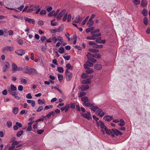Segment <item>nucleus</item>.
I'll list each match as a JSON object with an SVG mask.
<instances>
[{
  "label": "nucleus",
  "instance_id": "obj_39",
  "mask_svg": "<svg viewBox=\"0 0 150 150\" xmlns=\"http://www.w3.org/2000/svg\"><path fill=\"white\" fill-rule=\"evenodd\" d=\"M85 105L86 107H89L91 106V107L93 105V104H91V103L90 102H88L86 103H85V104H84Z\"/></svg>",
  "mask_w": 150,
  "mask_h": 150
},
{
  "label": "nucleus",
  "instance_id": "obj_33",
  "mask_svg": "<svg viewBox=\"0 0 150 150\" xmlns=\"http://www.w3.org/2000/svg\"><path fill=\"white\" fill-rule=\"evenodd\" d=\"M24 132L23 130H21L18 132H17V133L16 134V136L17 137H20L23 134Z\"/></svg>",
  "mask_w": 150,
  "mask_h": 150
},
{
  "label": "nucleus",
  "instance_id": "obj_40",
  "mask_svg": "<svg viewBox=\"0 0 150 150\" xmlns=\"http://www.w3.org/2000/svg\"><path fill=\"white\" fill-rule=\"evenodd\" d=\"M59 52L61 54H62L64 52V48L61 47L59 48Z\"/></svg>",
  "mask_w": 150,
  "mask_h": 150
},
{
  "label": "nucleus",
  "instance_id": "obj_26",
  "mask_svg": "<svg viewBox=\"0 0 150 150\" xmlns=\"http://www.w3.org/2000/svg\"><path fill=\"white\" fill-rule=\"evenodd\" d=\"M86 69V72L88 74H92L93 72V71L92 69L90 68H88L87 69Z\"/></svg>",
  "mask_w": 150,
  "mask_h": 150
},
{
  "label": "nucleus",
  "instance_id": "obj_14",
  "mask_svg": "<svg viewBox=\"0 0 150 150\" xmlns=\"http://www.w3.org/2000/svg\"><path fill=\"white\" fill-rule=\"evenodd\" d=\"M81 100L83 102V105L85 103L88 102L89 100L88 97L86 96L82 97L81 98Z\"/></svg>",
  "mask_w": 150,
  "mask_h": 150
},
{
  "label": "nucleus",
  "instance_id": "obj_54",
  "mask_svg": "<svg viewBox=\"0 0 150 150\" xmlns=\"http://www.w3.org/2000/svg\"><path fill=\"white\" fill-rule=\"evenodd\" d=\"M46 11L45 10H41L40 12V14L41 15H44L46 13Z\"/></svg>",
  "mask_w": 150,
  "mask_h": 150
},
{
  "label": "nucleus",
  "instance_id": "obj_31",
  "mask_svg": "<svg viewBox=\"0 0 150 150\" xmlns=\"http://www.w3.org/2000/svg\"><path fill=\"white\" fill-rule=\"evenodd\" d=\"M147 4V2L146 1L142 0L141 1V4L143 7H145Z\"/></svg>",
  "mask_w": 150,
  "mask_h": 150
},
{
  "label": "nucleus",
  "instance_id": "obj_16",
  "mask_svg": "<svg viewBox=\"0 0 150 150\" xmlns=\"http://www.w3.org/2000/svg\"><path fill=\"white\" fill-rule=\"evenodd\" d=\"M29 6V9H41V8H39V6L38 5L35 6L32 8L33 5H30Z\"/></svg>",
  "mask_w": 150,
  "mask_h": 150
},
{
  "label": "nucleus",
  "instance_id": "obj_9",
  "mask_svg": "<svg viewBox=\"0 0 150 150\" xmlns=\"http://www.w3.org/2000/svg\"><path fill=\"white\" fill-rule=\"evenodd\" d=\"M72 77V74L71 73H68L66 74V78L67 81H69L71 79Z\"/></svg>",
  "mask_w": 150,
  "mask_h": 150
},
{
  "label": "nucleus",
  "instance_id": "obj_25",
  "mask_svg": "<svg viewBox=\"0 0 150 150\" xmlns=\"http://www.w3.org/2000/svg\"><path fill=\"white\" fill-rule=\"evenodd\" d=\"M101 34L100 33L93 34L92 35V38L93 39H94V40L96 39V37H100L101 36Z\"/></svg>",
  "mask_w": 150,
  "mask_h": 150
},
{
  "label": "nucleus",
  "instance_id": "obj_37",
  "mask_svg": "<svg viewBox=\"0 0 150 150\" xmlns=\"http://www.w3.org/2000/svg\"><path fill=\"white\" fill-rule=\"evenodd\" d=\"M18 111V107H14L13 109V112L15 114H17Z\"/></svg>",
  "mask_w": 150,
  "mask_h": 150
},
{
  "label": "nucleus",
  "instance_id": "obj_36",
  "mask_svg": "<svg viewBox=\"0 0 150 150\" xmlns=\"http://www.w3.org/2000/svg\"><path fill=\"white\" fill-rule=\"evenodd\" d=\"M10 90L13 91H15L17 90V88L15 86L11 84V89H10Z\"/></svg>",
  "mask_w": 150,
  "mask_h": 150
},
{
  "label": "nucleus",
  "instance_id": "obj_52",
  "mask_svg": "<svg viewBox=\"0 0 150 150\" xmlns=\"http://www.w3.org/2000/svg\"><path fill=\"white\" fill-rule=\"evenodd\" d=\"M88 18H89V16H87L86 18V19L83 21V22H82V25H84L85 24L87 20L88 19Z\"/></svg>",
  "mask_w": 150,
  "mask_h": 150
},
{
  "label": "nucleus",
  "instance_id": "obj_12",
  "mask_svg": "<svg viewBox=\"0 0 150 150\" xmlns=\"http://www.w3.org/2000/svg\"><path fill=\"white\" fill-rule=\"evenodd\" d=\"M36 71L35 69L30 68L28 74L33 75L36 74Z\"/></svg>",
  "mask_w": 150,
  "mask_h": 150
},
{
  "label": "nucleus",
  "instance_id": "obj_60",
  "mask_svg": "<svg viewBox=\"0 0 150 150\" xmlns=\"http://www.w3.org/2000/svg\"><path fill=\"white\" fill-rule=\"evenodd\" d=\"M23 88L22 86L20 85L18 86V90L20 91H22L23 89Z\"/></svg>",
  "mask_w": 150,
  "mask_h": 150
},
{
  "label": "nucleus",
  "instance_id": "obj_35",
  "mask_svg": "<svg viewBox=\"0 0 150 150\" xmlns=\"http://www.w3.org/2000/svg\"><path fill=\"white\" fill-rule=\"evenodd\" d=\"M47 46L42 45L41 46V49L44 52H46L47 50Z\"/></svg>",
  "mask_w": 150,
  "mask_h": 150
},
{
  "label": "nucleus",
  "instance_id": "obj_18",
  "mask_svg": "<svg viewBox=\"0 0 150 150\" xmlns=\"http://www.w3.org/2000/svg\"><path fill=\"white\" fill-rule=\"evenodd\" d=\"M88 59H91V58L96 57V55H94L91 53L88 52L86 55Z\"/></svg>",
  "mask_w": 150,
  "mask_h": 150
},
{
  "label": "nucleus",
  "instance_id": "obj_63",
  "mask_svg": "<svg viewBox=\"0 0 150 150\" xmlns=\"http://www.w3.org/2000/svg\"><path fill=\"white\" fill-rule=\"evenodd\" d=\"M67 13H65L64 16L63 18V21H65L67 19Z\"/></svg>",
  "mask_w": 150,
  "mask_h": 150
},
{
  "label": "nucleus",
  "instance_id": "obj_21",
  "mask_svg": "<svg viewBox=\"0 0 150 150\" xmlns=\"http://www.w3.org/2000/svg\"><path fill=\"white\" fill-rule=\"evenodd\" d=\"M12 71L13 72H14L15 71H16L17 70L18 67L16 65L14 64L13 63L12 64Z\"/></svg>",
  "mask_w": 150,
  "mask_h": 150
},
{
  "label": "nucleus",
  "instance_id": "obj_51",
  "mask_svg": "<svg viewBox=\"0 0 150 150\" xmlns=\"http://www.w3.org/2000/svg\"><path fill=\"white\" fill-rule=\"evenodd\" d=\"M43 109L42 106H41L39 107L36 110L37 112H39L42 111Z\"/></svg>",
  "mask_w": 150,
  "mask_h": 150
},
{
  "label": "nucleus",
  "instance_id": "obj_53",
  "mask_svg": "<svg viewBox=\"0 0 150 150\" xmlns=\"http://www.w3.org/2000/svg\"><path fill=\"white\" fill-rule=\"evenodd\" d=\"M63 58L66 60H69L70 58V56L67 55L66 56H63Z\"/></svg>",
  "mask_w": 150,
  "mask_h": 150
},
{
  "label": "nucleus",
  "instance_id": "obj_1",
  "mask_svg": "<svg viewBox=\"0 0 150 150\" xmlns=\"http://www.w3.org/2000/svg\"><path fill=\"white\" fill-rule=\"evenodd\" d=\"M112 136L113 137H115V135H116V136H118L119 135H121L122 134L121 132L116 129H112Z\"/></svg>",
  "mask_w": 150,
  "mask_h": 150
},
{
  "label": "nucleus",
  "instance_id": "obj_57",
  "mask_svg": "<svg viewBox=\"0 0 150 150\" xmlns=\"http://www.w3.org/2000/svg\"><path fill=\"white\" fill-rule=\"evenodd\" d=\"M40 39L41 41L43 42L46 40L47 38L45 36H42L41 37Z\"/></svg>",
  "mask_w": 150,
  "mask_h": 150
},
{
  "label": "nucleus",
  "instance_id": "obj_61",
  "mask_svg": "<svg viewBox=\"0 0 150 150\" xmlns=\"http://www.w3.org/2000/svg\"><path fill=\"white\" fill-rule=\"evenodd\" d=\"M38 104L40 105H41L44 104L45 102H42V101L40 99H39L38 100Z\"/></svg>",
  "mask_w": 150,
  "mask_h": 150
},
{
  "label": "nucleus",
  "instance_id": "obj_62",
  "mask_svg": "<svg viewBox=\"0 0 150 150\" xmlns=\"http://www.w3.org/2000/svg\"><path fill=\"white\" fill-rule=\"evenodd\" d=\"M21 82L22 83H26L27 82L26 80L24 79H21Z\"/></svg>",
  "mask_w": 150,
  "mask_h": 150
},
{
  "label": "nucleus",
  "instance_id": "obj_58",
  "mask_svg": "<svg viewBox=\"0 0 150 150\" xmlns=\"http://www.w3.org/2000/svg\"><path fill=\"white\" fill-rule=\"evenodd\" d=\"M44 130L42 129L38 130L37 131V133L39 134H41L44 132Z\"/></svg>",
  "mask_w": 150,
  "mask_h": 150
},
{
  "label": "nucleus",
  "instance_id": "obj_41",
  "mask_svg": "<svg viewBox=\"0 0 150 150\" xmlns=\"http://www.w3.org/2000/svg\"><path fill=\"white\" fill-rule=\"evenodd\" d=\"M143 23L146 25H147L148 18L146 17H145L143 20Z\"/></svg>",
  "mask_w": 150,
  "mask_h": 150
},
{
  "label": "nucleus",
  "instance_id": "obj_44",
  "mask_svg": "<svg viewBox=\"0 0 150 150\" xmlns=\"http://www.w3.org/2000/svg\"><path fill=\"white\" fill-rule=\"evenodd\" d=\"M66 67L68 69H70L71 70H72L73 69V67L71 66L70 64L68 63L66 65Z\"/></svg>",
  "mask_w": 150,
  "mask_h": 150
},
{
  "label": "nucleus",
  "instance_id": "obj_4",
  "mask_svg": "<svg viewBox=\"0 0 150 150\" xmlns=\"http://www.w3.org/2000/svg\"><path fill=\"white\" fill-rule=\"evenodd\" d=\"M87 112V113H86L85 114L83 113H81V116L88 120H89L91 118V115L88 112Z\"/></svg>",
  "mask_w": 150,
  "mask_h": 150
},
{
  "label": "nucleus",
  "instance_id": "obj_2",
  "mask_svg": "<svg viewBox=\"0 0 150 150\" xmlns=\"http://www.w3.org/2000/svg\"><path fill=\"white\" fill-rule=\"evenodd\" d=\"M10 67V64L8 62H6L4 63V65L3 67L2 71L3 72L6 71Z\"/></svg>",
  "mask_w": 150,
  "mask_h": 150
},
{
  "label": "nucleus",
  "instance_id": "obj_15",
  "mask_svg": "<svg viewBox=\"0 0 150 150\" xmlns=\"http://www.w3.org/2000/svg\"><path fill=\"white\" fill-rule=\"evenodd\" d=\"M89 88V86L88 85L82 86L81 87V89L82 91H85L88 90Z\"/></svg>",
  "mask_w": 150,
  "mask_h": 150
},
{
  "label": "nucleus",
  "instance_id": "obj_20",
  "mask_svg": "<svg viewBox=\"0 0 150 150\" xmlns=\"http://www.w3.org/2000/svg\"><path fill=\"white\" fill-rule=\"evenodd\" d=\"M102 66L101 65L97 64L94 65V68L96 70H100L102 69Z\"/></svg>",
  "mask_w": 150,
  "mask_h": 150
},
{
  "label": "nucleus",
  "instance_id": "obj_6",
  "mask_svg": "<svg viewBox=\"0 0 150 150\" xmlns=\"http://www.w3.org/2000/svg\"><path fill=\"white\" fill-rule=\"evenodd\" d=\"M96 113L100 117H102L104 115V112H103L101 109H98L96 112Z\"/></svg>",
  "mask_w": 150,
  "mask_h": 150
},
{
  "label": "nucleus",
  "instance_id": "obj_13",
  "mask_svg": "<svg viewBox=\"0 0 150 150\" xmlns=\"http://www.w3.org/2000/svg\"><path fill=\"white\" fill-rule=\"evenodd\" d=\"M98 123L100 127L103 129H105L106 127L104 125V123L101 120H99Z\"/></svg>",
  "mask_w": 150,
  "mask_h": 150
},
{
  "label": "nucleus",
  "instance_id": "obj_50",
  "mask_svg": "<svg viewBox=\"0 0 150 150\" xmlns=\"http://www.w3.org/2000/svg\"><path fill=\"white\" fill-rule=\"evenodd\" d=\"M101 40V38L99 37L97 38L96 41L97 43H100Z\"/></svg>",
  "mask_w": 150,
  "mask_h": 150
},
{
  "label": "nucleus",
  "instance_id": "obj_47",
  "mask_svg": "<svg viewBox=\"0 0 150 150\" xmlns=\"http://www.w3.org/2000/svg\"><path fill=\"white\" fill-rule=\"evenodd\" d=\"M65 109V112H67L69 109V104H67V105L65 107H64Z\"/></svg>",
  "mask_w": 150,
  "mask_h": 150
},
{
  "label": "nucleus",
  "instance_id": "obj_7",
  "mask_svg": "<svg viewBox=\"0 0 150 150\" xmlns=\"http://www.w3.org/2000/svg\"><path fill=\"white\" fill-rule=\"evenodd\" d=\"M65 12V10H62L57 16V18L58 20H60L62 16L64 15Z\"/></svg>",
  "mask_w": 150,
  "mask_h": 150
},
{
  "label": "nucleus",
  "instance_id": "obj_43",
  "mask_svg": "<svg viewBox=\"0 0 150 150\" xmlns=\"http://www.w3.org/2000/svg\"><path fill=\"white\" fill-rule=\"evenodd\" d=\"M59 80L60 81H62L63 80V76L60 74H58L57 76Z\"/></svg>",
  "mask_w": 150,
  "mask_h": 150
},
{
  "label": "nucleus",
  "instance_id": "obj_42",
  "mask_svg": "<svg viewBox=\"0 0 150 150\" xmlns=\"http://www.w3.org/2000/svg\"><path fill=\"white\" fill-rule=\"evenodd\" d=\"M142 13L144 16H146L148 14V12L147 10H143L142 12Z\"/></svg>",
  "mask_w": 150,
  "mask_h": 150
},
{
  "label": "nucleus",
  "instance_id": "obj_64",
  "mask_svg": "<svg viewBox=\"0 0 150 150\" xmlns=\"http://www.w3.org/2000/svg\"><path fill=\"white\" fill-rule=\"evenodd\" d=\"M26 97L28 99H31L32 98V96L30 93H29L27 94L26 96Z\"/></svg>",
  "mask_w": 150,
  "mask_h": 150
},
{
  "label": "nucleus",
  "instance_id": "obj_10",
  "mask_svg": "<svg viewBox=\"0 0 150 150\" xmlns=\"http://www.w3.org/2000/svg\"><path fill=\"white\" fill-rule=\"evenodd\" d=\"M103 119L105 120H106L108 122H109L113 119L112 116L110 115H106L104 117Z\"/></svg>",
  "mask_w": 150,
  "mask_h": 150
},
{
  "label": "nucleus",
  "instance_id": "obj_38",
  "mask_svg": "<svg viewBox=\"0 0 150 150\" xmlns=\"http://www.w3.org/2000/svg\"><path fill=\"white\" fill-rule=\"evenodd\" d=\"M120 123L118 124V125L120 126H123L125 125V122L124 120L122 119L120 120Z\"/></svg>",
  "mask_w": 150,
  "mask_h": 150
},
{
  "label": "nucleus",
  "instance_id": "obj_3",
  "mask_svg": "<svg viewBox=\"0 0 150 150\" xmlns=\"http://www.w3.org/2000/svg\"><path fill=\"white\" fill-rule=\"evenodd\" d=\"M93 65V63L90 62L88 60L86 62V64L84 65V68L85 69H87L89 68L88 67H92Z\"/></svg>",
  "mask_w": 150,
  "mask_h": 150
},
{
  "label": "nucleus",
  "instance_id": "obj_22",
  "mask_svg": "<svg viewBox=\"0 0 150 150\" xmlns=\"http://www.w3.org/2000/svg\"><path fill=\"white\" fill-rule=\"evenodd\" d=\"M8 92L9 94L12 95V96H14L15 94H17L18 93L15 91H13L10 90V89H8Z\"/></svg>",
  "mask_w": 150,
  "mask_h": 150
},
{
  "label": "nucleus",
  "instance_id": "obj_29",
  "mask_svg": "<svg viewBox=\"0 0 150 150\" xmlns=\"http://www.w3.org/2000/svg\"><path fill=\"white\" fill-rule=\"evenodd\" d=\"M88 51L90 52L93 53H98L99 52V51L98 50L91 48L89 49H88Z\"/></svg>",
  "mask_w": 150,
  "mask_h": 150
},
{
  "label": "nucleus",
  "instance_id": "obj_30",
  "mask_svg": "<svg viewBox=\"0 0 150 150\" xmlns=\"http://www.w3.org/2000/svg\"><path fill=\"white\" fill-rule=\"evenodd\" d=\"M90 83V79H87L86 80H83L82 81V83L83 84H86Z\"/></svg>",
  "mask_w": 150,
  "mask_h": 150
},
{
  "label": "nucleus",
  "instance_id": "obj_24",
  "mask_svg": "<svg viewBox=\"0 0 150 150\" xmlns=\"http://www.w3.org/2000/svg\"><path fill=\"white\" fill-rule=\"evenodd\" d=\"M104 129L106 134H111V135H112V130H111L110 129H108L107 127H105Z\"/></svg>",
  "mask_w": 150,
  "mask_h": 150
},
{
  "label": "nucleus",
  "instance_id": "obj_27",
  "mask_svg": "<svg viewBox=\"0 0 150 150\" xmlns=\"http://www.w3.org/2000/svg\"><path fill=\"white\" fill-rule=\"evenodd\" d=\"M27 101L28 103H31V105L32 107H33L35 106V102L34 100H27Z\"/></svg>",
  "mask_w": 150,
  "mask_h": 150
},
{
  "label": "nucleus",
  "instance_id": "obj_19",
  "mask_svg": "<svg viewBox=\"0 0 150 150\" xmlns=\"http://www.w3.org/2000/svg\"><path fill=\"white\" fill-rule=\"evenodd\" d=\"M94 23L93 21L92 20L89 19L88 22L87 23V25H88V27L93 25Z\"/></svg>",
  "mask_w": 150,
  "mask_h": 150
},
{
  "label": "nucleus",
  "instance_id": "obj_55",
  "mask_svg": "<svg viewBox=\"0 0 150 150\" xmlns=\"http://www.w3.org/2000/svg\"><path fill=\"white\" fill-rule=\"evenodd\" d=\"M7 125L8 127H9L12 126V123L11 121H8L7 122Z\"/></svg>",
  "mask_w": 150,
  "mask_h": 150
},
{
  "label": "nucleus",
  "instance_id": "obj_48",
  "mask_svg": "<svg viewBox=\"0 0 150 150\" xmlns=\"http://www.w3.org/2000/svg\"><path fill=\"white\" fill-rule=\"evenodd\" d=\"M133 2L135 5L138 4L140 3V1L139 0H133Z\"/></svg>",
  "mask_w": 150,
  "mask_h": 150
},
{
  "label": "nucleus",
  "instance_id": "obj_56",
  "mask_svg": "<svg viewBox=\"0 0 150 150\" xmlns=\"http://www.w3.org/2000/svg\"><path fill=\"white\" fill-rule=\"evenodd\" d=\"M88 60L94 63H95L96 62V60L93 58H91V59H88Z\"/></svg>",
  "mask_w": 150,
  "mask_h": 150
},
{
  "label": "nucleus",
  "instance_id": "obj_45",
  "mask_svg": "<svg viewBox=\"0 0 150 150\" xmlns=\"http://www.w3.org/2000/svg\"><path fill=\"white\" fill-rule=\"evenodd\" d=\"M58 71L60 73H63L64 72V70L63 68L62 67H58Z\"/></svg>",
  "mask_w": 150,
  "mask_h": 150
},
{
  "label": "nucleus",
  "instance_id": "obj_28",
  "mask_svg": "<svg viewBox=\"0 0 150 150\" xmlns=\"http://www.w3.org/2000/svg\"><path fill=\"white\" fill-rule=\"evenodd\" d=\"M103 45H95L93 46V48H102L103 47Z\"/></svg>",
  "mask_w": 150,
  "mask_h": 150
},
{
  "label": "nucleus",
  "instance_id": "obj_11",
  "mask_svg": "<svg viewBox=\"0 0 150 150\" xmlns=\"http://www.w3.org/2000/svg\"><path fill=\"white\" fill-rule=\"evenodd\" d=\"M82 20V19L80 18V16L78 15L75 18L74 22L76 23H80Z\"/></svg>",
  "mask_w": 150,
  "mask_h": 150
},
{
  "label": "nucleus",
  "instance_id": "obj_46",
  "mask_svg": "<svg viewBox=\"0 0 150 150\" xmlns=\"http://www.w3.org/2000/svg\"><path fill=\"white\" fill-rule=\"evenodd\" d=\"M57 40L60 41L61 42H63L64 40L60 36H58L57 38Z\"/></svg>",
  "mask_w": 150,
  "mask_h": 150
},
{
  "label": "nucleus",
  "instance_id": "obj_49",
  "mask_svg": "<svg viewBox=\"0 0 150 150\" xmlns=\"http://www.w3.org/2000/svg\"><path fill=\"white\" fill-rule=\"evenodd\" d=\"M86 94V93L83 92H80L79 94V97H82V96L85 95Z\"/></svg>",
  "mask_w": 150,
  "mask_h": 150
},
{
  "label": "nucleus",
  "instance_id": "obj_23",
  "mask_svg": "<svg viewBox=\"0 0 150 150\" xmlns=\"http://www.w3.org/2000/svg\"><path fill=\"white\" fill-rule=\"evenodd\" d=\"M30 68L28 67H25L23 68V72L24 73L28 74Z\"/></svg>",
  "mask_w": 150,
  "mask_h": 150
},
{
  "label": "nucleus",
  "instance_id": "obj_59",
  "mask_svg": "<svg viewBox=\"0 0 150 150\" xmlns=\"http://www.w3.org/2000/svg\"><path fill=\"white\" fill-rule=\"evenodd\" d=\"M19 143V142L18 141H15L11 144V145L15 146V145H17Z\"/></svg>",
  "mask_w": 150,
  "mask_h": 150
},
{
  "label": "nucleus",
  "instance_id": "obj_17",
  "mask_svg": "<svg viewBox=\"0 0 150 150\" xmlns=\"http://www.w3.org/2000/svg\"><path fill=\"white\" fill-rule=\"evenodd\" d=\"M13 50V47L11 46H6L3 49V50L5 51H12Z\"/></svg>",
  "mask_w": 150,
  "mask_h": 150
},
{
  "label": "nucleus",
  "instance_id": "obj_8",
  "mask_svg": "<svg viewBox=\"0 0 150 150\" xmlns=\"http://www.w3.org/2000/svg\"><path fill=\"white\" fill-rule=\"evenodd\" d=\"M15 53L18 55L22 56L23 55L25 54V52L24 50L21 49L15 51Z\"/></svg>",
  "mask_w": 150,
  "mask_h": 150
},
{
  "label": "nucleus",
  "instance_id": "obj_5",
  "mask_svg": "<svg viewBox=\"0 0 150 150\" xmlns=\"http://www.w3.org/2000/svg\"><path fill=\"white\" fill-rule=\"evenodd\" d=\"M59 10H57V11L55 12L54 11H53L50 13L48 16H56L57 14L59 13Z\"/></svg>",
  "mask_w": 150,
  "mask_h": 150
},
{
  "label": "nucleus",
  "instance_id": "obj_32",
  "mask_svg": "<svg viewBox=\"0 0 150 150\" xmlns=\"http://www.w3.org/2000/svg\"><path fill=\"white\" fill-rule=\"evenodd\" d=\"M95 29L94 27H92L90 28H88L86 29V33H88L91 32V31H93Z\"/></svg>",
  "mask_w": 150,
  "mask_h": 150
},
{
  "label": "nucleus",
  "instance_id": "obj_34",
  "mask_svg": "<svg viewBox=\"0 0 150 150\" xmlns=\"http://www.w3.org/2000/svg\"><path fill=\"white\" fill-rule=\"evenodd\" d=\"M98 109V108L97 106H93V105L91 106V110L94 112L96 111Z\"/></svg>",
  "mask_w": 150,
  "mask_h": 150
}]
</instances>
